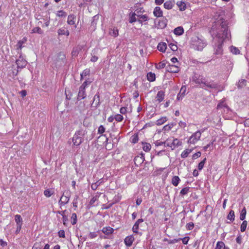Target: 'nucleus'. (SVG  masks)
I'll list each match as a JSON object with an SVG mask.
<instances>
[{
	"label": "nucleus",
	"instance_id": "nucleus-55",
	"mask_svg": "<svg viewBox=\"0 0 249 249\" xmlns=\"http://www.w3.org/2000/svg\"><path fill=\"white\" fill-rule=\"evenodd\" d=\"M114 118L116 121L120 122L123 120L124 117L122 115L117 114L114 116Z\"/></svg>",
	"mask_w": 249,
	"mask_h": 249
},
{
	"label": "nucleus",
	"instance_id": "nucleus-51",
	"mask_svg": "<svg viewBox=\"0 0 249 249\" xmlns=\"http://www.w3.org/2000/svg\"><path fill=\"white\" fill-rule=\"evenodd\" d=\"M110 35L114 37H116L118 36V30L117 29H113L109 33Z\"/></svg>",
	"mask_w": 249,
	"mask_h": 249
},
{
	"label": "nucleus",
	"instance_id": "nucleus-16",
	"mask_svg": "<svg viewBox=\"0 0 249 249\" xmlns=\"http://www.w3.org/2000/svg\"><path fill=\"white\" fill-rule=\"evenodd\" d=\"M164 96V92L162 90H160L158 92L156 98L159 102H161L163 100Z\"/></svg>",
	"mask_w": 249,
	"mask_h": 249
},
{
	"label": "nucleus",
	"instance_id": "nucleus-9",
	"mask_svg": "<svg viewBox=\"0 0 249 249\" xmlns=\"http://www.w3.org/2000/svg\"><path fill=\"white\" fill-rule=\"evenodd\" d=\"M223 41L221 40H219V43L216 46V47L214 49V54L217 55H221L223 53V50L222 48V43Z\"/></svg>",
	"mask_w": 249,
	"mask_h": 249
},
{
	"label": "nucleus",
	"instance_id": "nucleus-22",
	"mask_svg": "<svg viewBox=\"0 0 249 249\" xmlns=\"http://www.w3.org/2000/svg\"><path fill=\"white\" fill-rule=\"evenodd\" d=\"M15 220L17 225H22L23 220L20 215L16 214L15 216Z\"/></svg>",
	"mask_w": 249,
	"mask_h": 249
},
{
	"label": "nucleus",
	"instance_id": "nucleus-35",
	"mask_svg": "<svg viewBox=\"0 0 249 249\" xmlns=\"http://www.w3.org/2000/svg\"><path fill=\"white\" fill-rule=\"evenodd\" d=\"M226 108L227 109H229V107H228V106L223 101L220 102L217 105V109H220L221 108Z\"/></svg>",
	"mask_w": 249,
	"mask_h": 249
},
{
	"label": "nucleus",
	"instance_id": "nucleus-61",
	"mask_svg": "<svg viewBox=\"0 0 249 249\" xmlns=\"http://www.w3.org/2000/svg\"><path fill=\"white\" fill-rule=\"evenodd\" d=\"M105 131V128L102 125H101L98 130V132L99 134H103Z\"/></svg>",
	"mask_w": 249,
	"mask_h": 249
},
{
	"label": "nucleus",
	"instance_id": "nucleus-63",
	"mask_svg": "<svg viewBox=\"0 0 249 249\" xmlns=\"http://www.w3.org/2000/svg\"><path fill=\"white\" fill-rule=\"evenodd\" d=\"M68 221H69L68 217L66 215H63V224L65 226H67V224H68Z\"/></svg>",
	"mask_w": 249,
	"mask_h": 249
},
{
	"label": "nucleus",
	"instance_id": "nucleus-32",
	"mask_svg": "<svg viewBox=\"0 0 249 249\" xmlns=\"http://www.w3.org/2000/svg\"><path fill=\"white\" fill-rule=\"evenodd\" d=\"M136 14L135 13H132L129 15V22L130 23H132L136 21L137 19L136 18Z\"/></svg>",
	"mask_w": 249,
	"mask_h": 249
},
{
	"label": "nucleus",
	"instance_id": "nucleus-36",
	"mask_svg": "<svg viewBox=\"0 0 249 249\" xmlns=\"http://www.w3.org/2000/svg\"><path fill=\"white\" fill-rule=\"evenodd\" d=\"M138 160H140V164L142 163L144 160V155L143 154H142L141 155V156H137L135 158L134 161L135 164H136V162Z\"/></svg>",
	"mask_w": 249,
	"mask_h": 249
},
{
	"label": "nucleus",
	"instance_id": "nucleus-46",
	"mask_svg": "<svg viewBox=\"0 0 249 249\" xmlns=\"http://www.w3.org/2000/svg\"><path fill=\"white\" fill-rule=\"evenodd\" d=\"M80 50H81V49L80 48V47H78L74 48L71 52L72 55V56H77Z\"/></svg>",
	"mask_w": 249,
	"mask_h": 249
},
{
	"label": "nucleus",
	"instance_id": "nucleus-2",
	"mask_svg": "<svg viewBox=\"0 0 249 249\" xmlns=\"http://www.w3.org/2000/svg\"><path fill=\"white\" fill-rule=\"evenodd\" d=\"M86 131L81 129L76 131L72 138V142L74 145H79L84 141V137L86 134Z\"/></svg>",
	"mask_w": 249,
	"mask_h": 249
},
{
	"label": "nucleus",
	"instance_id": "nucleus-28",
	"mask_svg": "<svg viewBox=\"0 0 249 249\" xmlns=\"http://www.w3.org/2000/svg\"><path fill=\"white\" fill-rule=\"evenodd\" d=\"M247 81L245 79H241L239 80L238 83L236 84L237 87L239 89L242 88L246 86Z\"/></svg>",
	"mask_w": 249,
	"mask_h": 249
},
{
	"label": "nucleus",
	"instance_id": "nucleus-7",
	"mask_svg": "<svg viewBox=\"0 0 249 249\" xmlns=\"http://www.w3.org/2000/svg\"><path fill=\"white\" fill-rule=\"evenodd\" d=\"M86 89L83 88V87L80 86L79 89V91L77 96V99L78 100H81L82 99H84L86 97V93L85 91Z\"/></svg>",
	"mask_w": 249,
	"mask_h": 249
},
{
	"label": "nucleus",
	"instance_id": "nucleus-54",
	"mask_svg": "<svg viewBox=\"0 0 249 249\" xmlns=\"http://www.w3.org/2000/svg\"><path fill=\"white\" fill-rule=\"evenodd\" d=\"M92 81L89 79L86 80L81 86L83 88L86 89V87L91 83Z\"/></svg>",
	"mask_w": 249,
	"mask_h": 249
},
{
	"label": "nucleus",
	"instance_id": "nucleus-56",
	"mask_svg": "<svg viewBox=\"0 0 249 249\" xmlns=\"http://www.w3.org/2000/svg\"><path fill=\"white\" fill-rule=\"evenodd\" d=\"M165 67V63L164 61L160 62L156 66V68L158 69H161Z\"/></svg>",
	"mask_w": 249,
	"mask_h": 249
},
{
	"label": "nucleus",
	"instance_id": "nucleus-53",
	"mask_svg": "<svg viewBox=\"0 0 249 249\" xmlns=\"http://www.w3.org/2000/svg\"><path fill=\"white\" fill-rule=\"evenodd\" d=\"M189 189L190 187H186L185 188L182 189L180 192V195L184 196L187 194L189 192Z\"/></svg>",
	"mask_w": 249,
	"mask_h": 249
},
{
	"label": "nucleus",
	"instance_id": "nucleus-31",
	"mask_svg": "<svg viewBox=\"0 0 249 249\" xmlns=\"http://www.w3.org/2000/svg\"><path fill=\"white\" fill-rule=\"evenodd\" d=\"M102 183L101 179L99 180L94 183H92L91 188L93 190H96L98 187Z\"/></svg>",
	"mask_w": 249,
	"mask_h": 249
},
{
	"label": "nucleus",
	"instance_id": "nucleus-58",
	"mask_svg": "<svg viewBox=\"0 0 249 249\" xmlns=\"http://www.w3.org/2000/svg\"><path fill=\"white\" fill-rule=\"evenodd\" d=\"M42 245L41 243H36L34 244L32 249H41Z\"/></svg>",
	"mask_w": 249,
	"mask_h": 249
},
{
	"label": "nucleus",
	"instance_id": "nucleus-41",
	"mask_svg": "<svg viewBox=\"0 0 249 249\" xmlns=\"http://www.w3.org/2000/svg\"><path fill=\"white\" fill-rule=\"evenodd\" d=\"M98 16L97 15H96L93 17V20L91 23V26L92 27L93 30L95 29V27L97 24L96 20L98 19Z\"/></svg>",
	"mask_w": 249,
	"mask_h": 249
},
{
	"label": "nucleus",
	"instance_id": "nucleus-13",
	"mask_svg": "<svg viewBox=\"0 0 249 249\" xmlns=\"http://www.w3.org/2000/svg\"><path fill=\"white\" fill-rule=\"evenodd\" d=\"M100 105V96L98 93H96L93 98L92 103V107L96 108Z\"/></svg>",
	"mask_w": 249,
	"mask_h": 249
},
{
	"label": "nucleus",
	"instance_id": "nucleus-4",
	"mask_svg": "<svg viewBox=\"0 0 249 249\" xmlns=\"http://www.w3.org/2000/svg\"><path fill=\"white\" fill-rule=\"evenodd\" d=\"M201 133L202 132L199 130L194 133L189 138L187 142L188 143L190 144H196L200 140Z\"/></svg>",
	"mask_w": 249,
	"mask_h": 249
},
{
	"label": "nucleus",
	"instance_id": "nucleus-34",
	"mask_svg": "<svg viewBox=\"0 0 249 249\" xmlns=\"http://www.w3.org/2000/svg\"><path fill=\"white\" fill-rule=\"evenodd\" d=\"M173 140L167 139L166 141L164 142V145L165 146L170 147L172 149H174L173 143H172Z\"/></svg>",
	"mask_w": 249,
	"mask_h": 249
},
{
	"label": "nucleus",
	"instance_id": "nucleus-20",
	"mask_svg": "<svg viewBox=\"0 0 249 249\" xmlns=\"http://www.w3.org/2000/svg\"><path fill=\"white\" fill-rule=\"evenodd\" d=\"M102 231L104 233L108 235L111 234L113 232L114 230L110 227H106L103 228Z\"/></svg>",
	"mask_w": 249,
	"mask_h": 249
},
{
	"label": "nucleus",
	"instance_id": "nucleus-59",
	"mask_svg": "<svg viewBox=\"0 0 249 249\" xmlns=\"http://www.w3.org/2000/svg\"><path fill=\"white\" fill-rule=\"evenodd\" d=\"M169 46L173 51H176L178 50V46L174 43H170Z\"/></svg>",
	"mask_w": 249,
	"mask_h": 249
},
{
	"label": "nucleus",
	"instance_id": "nucleus-5",
	"mask_svg": "<svg viewBox=\"0 0 249 249\" xmlns=\"http://www.w3.org/2000/svg\"><path fill=\"white\" fill-rule=\"evenodd\" d=\"M206 45L207 43L205 41L199 38H197V39L193 44L194 48L198 51H202Z\"/></svg>",
	"mask_w": 249,
	"mask_h": 249
},
{
	"label": "nucleus",
	"instance_id": "nucleus-40",
	"mask_svg": "<svg viewBox=\"0 0 249 249\" xmlns=\"http://www.w3.org/2000/svg\"><path fill=\"white\" fill-rule=\"evenodd\" d=\"M151 148V146L150 143H143V150L145 152H148L150 150Z\"/></svg>",
	"mask_w": 249,
	"mask_h": 249
},
{
	"label": "nucleus",
	"instance_id": "nucleus-60",
	"mask_svg": "<svg viewBox=\"0 0 249 249\" xmlns=\"http://www.w3.org/2000/svg\"><path fill=\"white\" fill-rule=\"evenodd\" d=\"M57 57L59 59H61L62 60H64L65 59V55L62 52H60L57 54Z\"/></svg>",
	"mask_w": 249,
	"mask_h": 249
},
{
	"label": "nucleus",
	"instance_id": "nucleus-42",
	"mask_svg": "<svg viewBox=\"0 0 249 249\" xmlns=\"http://www.w3.org/2000/svg\"><path fill=\"white\" fill-rule=\"evenodd\" d=\"M172 143H173V147L174 148L176 146H178L181 145V142H180L177 139H175L173 140V141H172Z\"/></svg>",
	"mask_w": 249,
	"mask_h": 249
},
{
	"label": "nucleus",
	"instance_id": "nucleus-25",
	"mask_svg": "<svg viewBox=\"0 0 249 249\" xmlns=\"http://www.w3.org/2000/svg\"><path fill=\"white\" fill-rule=\"evenodd\" d=\"M192 149H187L183 151L181 154V158L184 159L187 157L189 154L192 152Z\"/></svg>",
	"mask_w": 249,
	"mask_h": 249
},
{
	"label": "nucleus",
	"instance_id": "nucleus-33",
	"mask_svg": "<svg viewBox=\"0 0 249 249\" xmlns=\"http://www.w3.org/2000/svg\"><path fill=\"white\" fill-rule=\"evenodd\" d=\"M167 120L166 117H163L161 118L158 119L156 122V124L158 125H160L166 122Z\"/></svg>",
	"mask_w": 249,
	"mask_h": 249
},
{
	"label": "nucleus",
	"instance_id": "nucleus-6",
	"mask_svg": "<svg viewBox=\"0 0 249 249\" xmlns=\"http://www.w3.org/2000/svg\"><path fill=\"white\" fill-rule=\"evenodd\" d=\"M70 193L68 192H64L61 197L58 204L60 207L67 204L70 200Z\"/></svg>",
	"mask_w": 249,
	"mask_h": 249
},
{
	"label": "nucleus",
	"instance_id": "nucleus-37",
	"mask_svg": "<svg viewBox=\"0 0 249 249\" xmlns=\"http://www.w3.org/2000/svg\"><path fill=\"white\" fill-rule=\"evenodd\" d=\"M32 33H37L41 35L43 34V31L40 27H36L32 30Z\"/></svg>",
	"mask_w": 249,
	"mask_h": 249
},
{
	"label": "nucleus",
	"instance_id": "nucleus-24",
	"mask_svg": "<svg viewBox=\"0 0 249 249\" xmlns=\"http://www.w3.org/2000/svg\"><path fill=\"white\" fill-rule=\"evenodd\" d=\"M177 5L178 7L179 10L181 11L185 10L186 8L185 3L182 1H178L177 2Z\"/></svg>",
	"mask_w": 249,
	"mask_h": 249
},
{
	"label": "nucleus",
	"instance_id": "nucleus-30",
	"mask_svg": "<svg viewBox=\"0 0 249 249\" xmlns=\"http://www.w3.org/2000/svg\"><path fill=\"white\" fill-rule=\"evenodd\" d=\"M234 211L233 210H231L227 216V219L230 220L231 222H232L234 220Z\"/></svg>",
	"mask_w": 249,
	"mask_h": 249
},
{
	"label": "nucleus",
	"instance_id": "nucleus-62",
	"mask_svg": "<svg viewBox=\"0 0 249 249\" xmlns=\"http://www.w3.org/2000/svg\"><path fill=\"white\" fill-rule=\"evenodd\" d=\"M84 76H86L87 75H89L90 74V70L89 69H86L84 70L81 73Z\"/></svg>",
	"mask_w": 249,
	"mask_h": 249
},
{
	"label": "nucleus",
	"instance_id": "nucleus-14",
	"mask_svg": "<svg viewBox=\"0 0 249 249\" xmlns=\"http://www.w3.org/2000/svg\"><path fill=\"white\" fill-rule=\"evenodd\" d=\"M204 79H205V78L202 76H195L193 77V81L196 84L200 85V87H201V85H202L203 81L204 80Z\"/></svg>",
	"mask_w": 249,
	"mask_h": 249
},
{
	"label": "nucleus",
	"instance_id": "nucleus-50",
	"mask_svg": "<svg viewBox=\"0 0 249 249\" xmlns=\"http://www.w3.org/2000/svg\"><path fill=\"white\" fill-rule=\"evenodd\" d=\"M206 160V158H205L200 162L199 163L198 165V169L199 170H201L203 169Z\"/></svg>",
	"mask_w": 249,
	"mask_h": 249
},
{
	"label": "nucleus",
	"instance_id": "nucleus-38",
	"mask_svg": "<svg viewBox=\"0 0 249 249\" xmlns=\"http://www.w3.org/2000/svg\"><path fill=\"white\" fill-rule=\"evenodd\" d=\"M137 16L140 18V19H139L138 21L140 23H142L143 21H145L148 20V17L146 15H137Z\"/></svg>",
	"mask_w": 249,
	"mask_h": 249
},
{
	"label": "nucleus",
	"instance_id": "nucleus-10",
	"mask_svg": "<svg viewBox=\"0 0 249 249\" xmlns=\"http://www.w3.org/2000/svg\"><path fill=\"white\" fill-rule=\"evenodd\" d=\"M16 64L18 68H23L26 65L27 62L22 57H19V58L17 60Z\"/></svg>",
	"mask_w": 249,
	"mask_h": 249
},
{
	"label": "nucleus",
	"instance_id": "nucleus-19",
	"mask_svg": "<svg viewBox=\"0 0 249 249\" xmlns=\"http://www.w3.org/2000/svg\"><path fill=\"white\" fill-rule=\"evenodd\" d=\"M174 33L176 35L180 36L183 34L184 29L183 27L179 26L174 29Z\"/></svg>",
	"mask_w": 249,
	"mask_h": 249
},
{
	"label": "nucleus",
	"instance_id": "nucleus-52",
	"mask_svg": "<svg viewBox=\"0 0 249 249\" xmlns=\"http://www.w3.org/2000/svg\"><path fill=\"white\" fill-rule=\"evenodd\" d=\"M98 197L97 196H93L90 200L89 205V207H92L94 206V203L97 200Z\"/></svg>",
	"mask_w": 249,
	"mask_h": 249
},
{
	"label": "nucleus",
	"instance_id": "nucleus-64",
	"mask_svg": "<svg viewBox=\"0 0 249 249\" xmlns=\"http://www.w3.org/2000/svg\"><path fill=\"white\" fill-rule=\"evenodd\" d=\"M182 241V243L184 245H187L188 244V242L189 241V237H188V236H186V237H185L184 238H180Z\"/></svg>",
	"mask_w": 249,
	"mask_h": 249
},
{
	"label": "nucleus",
	"instance_id": "nucleus-12",
	"mask_svg": "<svg viewBox=\"0 0 249 249\" xmlns=\"http://www.w3.org/2000/svg\"><path fill=\"white\" fill-rule=\"evenodd\" d=\"M143 222V219L140 218L138 219L132 227V231L134 233H138L139 224Z\"/></svg>",
	"mask_w": 249,
	"mask_h": 249
},
{
	"label": "nucleus",
	"instance_id": "nucleus-27",
	"mask_svg": "<svg viewBox=\"0 0 249 249\" xmlns=\"http://www.w3.org/2000/svg\"><path fill=\"white\" fill-rule=\"evenodd\" d=\"M180 178L178 176H174L172 179V183L174 186H177L180 181Z\"/></svg>",
	"mask_w": 249,
	"mask_h": 249
},
{
	"label": "nucleus",
	"instance_id": "nucleus-29",
	"mask_svg": "<svg viewBox=\"0 0 249 249\" xmlns=\"http://www.w3.org/2000/svg\"><path fill=\"white\" fill-rule=\"evenodd\" d=\"M147 80L150 82H153L155 80V74L151 72H148L147 74Z\"/></svg>",
	"mask_w": 249,
	"mask_h": 249
},
{
	"label": "nucleus",
	"instance_id": "nucleus-1",
	"mask_svg": "<svg viewBox=\"0 0 249 249\" xmlns=\"http://www.w3.org/2000/svg\"><path fill=\"white\" fill-rule=\"evenodd\" d=\"M227 21L220 19L213 25L210 33L213 37H217L219 40H223L228 37V30Z\"/></svg>",
	"mask_w": 249,
	"mask_h": 249
},
{
	"label": "nucleus",
	"instance_id": "nucleus-23",
	"mask_svg": "<svg viewBox=\"0 0 249 249\" xmlns=\"http://www.w3.org/2000/svg\"><path fill=\"white\" fill-rule=\"evenodd\" d=\"M76 17L72 14L68 16L67 23L70 25H73L75 23L74 19Z\"/></svg>",
	"mask_w": 249,
	"mask_h": 249
},
{
	"label": "nucleus",
	"instance_id": "nucleus-45",
	"mask_svg": "<svg viewBox=\"0 0 249 249\" xmlns=\"http://www.w3.org/2000/svg\"><path fill=\"white\" fill-rule=\"evenodd\" d=\"M56 16L58 17H66L67 16V14L63 10H60L56 13Z\"/></svg>",
	"mask_w": 249,
	"mask_h": 249
},
{
	"label": "nucleus",
	"instance_id": "nucleus-21",
	"mask_svg": "<svg viewBox=\"0 0 249 249\" xmlns=\"http://www.w3.org/2000/svg\"><path fill=\"white\" fill-rule=\"evenodd\" d=\"M167 48V45L165 43H160L157 47L158 49L161 52H165Z\"/></svg>",
	"mask_w": 249,
	"mask_h": 249
},
{
	"label": "nucleus",
	"instance_id": "nucleus-43",
	"mask_svg": "<svg viewBox=\"0 0 249 249\" xmlns=\"http://www.w3.org/2000/svg\"><path fill=\"white\" fill-rule=\"evenodd\" d=\"M230 50H231V52L233 54H239L240 53L239 50L237 48L234 47L233 46L231 47Z\"/></svg>",
	"mask_w": 249,
	"mask_h": 249
},
{
	"label": "nucleus",
	"instance_id": "nucleus-8",
	"mask_svg": "<svg viewBox=\"0 0 249 249\" xmlns=\"http://www.w3.org/2000/svg\"><path fill=\"white\" fill-rule=\"evenodd\" d=\"M166 70L169 72L177 73L179 71V68L174 65H168L166 67Z\"/></svg>",
	"mask_w": 249,
	"mask_h": 249
},
{
	"label": "nucleus",
	"instance_id": "nucleus-57",
	"mask_svg": "<svg viewBox=\"0 0 249 249\" xmlns=\"http://www.w3.org/2000/svg\"><path fill=\"white\" fill-rule=\"evenodd\" d=\"M53 194V193L50 190L47 189L45 190L44 191V195L45 196H46L47 197H50Z\"/></svg>",
	"mask_w": 249,
	"mask_h": 249
},
{
	"label": "nucleus",
	"instance_id": "nucleus-47",
	"mask_svg": "<svg viewBox=\"0 0 249 249\" xmlns=\"http://www.w3.org/2000/svg\"><path fill=\"white\" fill-rule=\"evenodd\" d=\"M174 124L173 123L169 124L166 125H165L163 127V130L165 131H169L170 130L172 127L174 126Z\"/></svg>",
	"mask_w": 249,
	"mask_h": 249
},
{
	"label": "nucleus",
	"instance_id": "nucleus-3",
	"mask_svg": "<svg viewBox=\"0 0 249 249\" xmlns=\"http://www.w3.org/2000/svg\"><path fill=\"white\" fill-rule=\"evenodd\" d=\"M219 85L211 80H208L205 78L202 85H201V88H207L211 89H218Z\"/></svg>",
	"mask_w": 249,
	"mask_h": 249
},
{
	"label": "nucleus",
	"instance_id": "nucleus-44",
	"mask_svg": "<svg viewBox=\"0 0 249 249\" xmlns=\"http://www.w3.org/2000/svg\"><path fill=\"white\" fill-rule=\"evenodd\" d=\"M246 215V208L244 207L243 210L241 211V214L240 215V219L241 220H243L245 219Z\"/></svg>",
	"mask_w": 249,
	"mask_h": 249
},
{
	"label": "nucleus",
	"instance_id": "nucleus-18",
	"mask_svg": "<svg viewBox=\"0 0 249 249\" xmlns=\"http://www.w3.org/2000/svg\"><path fill=\"white\" fill-rule=\"evenodd\" d=\"M57 33L59 35H66L68 36L70 34L69 30L64 27L59 29Z\"/></svg>",
	"mask_w": 249,
	"mask_h": 249
},
{
	"label": "nucleus",
	"instance_id": "nucleus-39",
	"mask_svg": "<svg viewBox=\"0 0 249 249\" xmlns=\"http://www.w3.org/2000/svg\"><path fill=\"white\" fill-rule=\"evenodd\" d=\"M71 222L72 225H74L76 224L77 219V215L75 213H72L71 216Z\"/></svg>",
	"mask_w": 249,
	"mask_h": 249
},
{
	"label": "nucleus",
	"instance_id": "nucleus-15",
	"mask_svg": "<svg viewBox=\"0 0 249 249\" xmlns=\"http://www.w3.org/2000/svg\"><path fill=\"white\" fill-rule=\"evenodd\" d=\"M154 15L157 17L160 18L162 17V11L160 7H156L153 11Z\"/></svg>",
	"mask_w": 249,
	"mask_h": 249
},
{
	"label": "nucleus",
	"instance_id": "nucleus-26",
	"mask_svg": "<svg viewBox=\"0 0 249 249\" xmlns=\"http://www.w3.org/2000/svg\"><path fill=\"white\" fill-rule=\"evenodd\" d=\"M163 5L165 9L169 10L173 8L174 4L171 1L169 0L164 2Z\"/></svg>",
	"mask_w": 249,
	"mask_h": 249
},
{
	"label": "nucleus",
	"instance_id": "nucleus-49",
	"mask_svg": "<svg viewBox=\"0 0 249 249\" xmlns=\"http://www.w3.org/2000/svg\"><path fill=\"white\" fill-rule=\"evenodd\" d=\"M247 226V221L246 220L243 221L242 222L241 227H240V231L241 232H244L245 231L246 228Z\"/></svg>",
	"mask_w": 249,
	"mask_h": 249
},
{
	"label": "nucleus",
	"instance_id": "nucleus-48",
	"mask_svg": "<svg viewBox=\"0 0 249 249\" xmlns=\"http://www.w3.org/2000/svg\"><path fill=\"white\" fill-rule=\"evenodd\" d=\"M225 244L222 241H219L217 243L215 249H223Z\"/></svg>",
	"mask_w": 249,
	"mask_h": 249
},
{
	"label": "nucleus",
	"instance_id": "nucleus-17",
	"mask_svg": "<svg viewBox=\"0 0 249 249\" xmlns=\"http://www.w3.org/2000/svg\"><path fill=\"white\" fill-rule=\"evenodd\" d=\"M186 87L185 86H182L178 94L177 99L178 100H181L185 95V93L186 92Z\"/></svg>",
	"mask_w": 249,
	"mask_h": 249
},
{
	"label": "nucleus",
	"instance_id": "nucleus-11",
	"mask_svg": "<svg viewBox=\"0 0 249 249\" xmlns=\"http://www.w3.org/2000/svg\"><path fill=\"white\" fill-rule=\"evenodd\" d=\"M134 240V238L132 235L127 236L124 239V242L127 247H130Z\"/></svg>",
	"mask_w": 249,
	"mask_h": 249
}]
</instances>
